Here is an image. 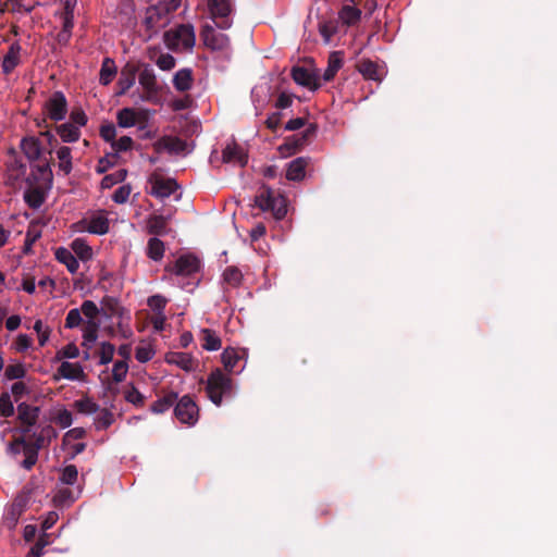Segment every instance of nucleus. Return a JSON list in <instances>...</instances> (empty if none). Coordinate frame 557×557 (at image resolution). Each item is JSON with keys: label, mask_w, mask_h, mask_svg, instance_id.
Wrapping results in <instances>:
<instances>
[{"label": "nucleus", "mask_w": 557, "mask_h": 557, "mask_svg": "<svg viewBox=\"0 0 557 557\" xmlns=\"http://www.w3.org/2000/svg\"><path fill=\"white\" fill-rule=\"evenodd\" d=\"M255 203L262 211L272 212L276 220H282L287 213V200L277 190L268 185H262L255 197Z\"/></svg>", "instance_id": "1"}, {"label": "nucleus", "mask_w": 557, "mask_h": 557, "mask_svg": "<svg viewBox=\"0 0 557 557\" xmlns=\"http://www.w3.org/2000/svg\"><path fill=\"white\" fill-rule=\"evenodd\" d=\"M233 381L224 374L221 369L216 368L209 374L207 379L206 392L208 398L215 405L221 406L223 397L232 395Z\"/></svg>", "instance_id": "2"}, {"label": "nucleus", "mask_w": 557, "mask_h": 557, "mask_svg": "<svg viewBox=\"0 0 557 557\" xmlns=\"http://www.w3.org/2000/svg\"><path fill=\"white\" fill-rule=\"evenodd\" d=\"M174 416L183 424L194 425L199 418V408L189 395L177 398Z\"/></svg>", "instance_id": "3"}, {"label": "nucleus", "mask_w": 557, "mask_h": 557, "mask_svg": "<svg viewBox=\"0 0 557 557\" xmlns=\"http://www.w3.org/2000/svg\"><path fill=\"white\" fill-rule=\"evenodd\" d=\"M44 112L53 122L65 119L67 114V100L62 91H54L45 102Z\"/></svg>", "instance_id": "4"}, {"label": "nucleus", "mask_w": 557, "mask_h": 557, "mask_svg": "<svg viewBox=\"0 0 557 557\" xmlns=\"http://www.w3.org/2000/svg\"><path fill=\"white\" fill-rule=\"evenodd\" d=\"M317 131L318 127L315 124H309L301 134H295L286 137L284 144L280 147V150H286L289 154L296 153L315 137Z\"/></svg>", "instance_id": "5"}, {"label": "nucleus", "mask_w": 557, "mask_h": 557, "mask_svg": "<svg viewBox=\"0 0 557 557\" xmlns=\"http://www.w3.org/2000/svg\"><path fill=\"white\" fill-rule=\"evenodd\" d=\"M148 183L151 185L150 194L159 199L170 197L178 188L174 178H164L157 173L149 176Z\"/></svg>", "instance_id": "6"}, {"label": "nucleus", "mask_w": 557, "mask_h": 557, "mask_svg": "<svg viewBox=\"0 0 557 557\" xmlns=\"http://www.w3.org/2000/svg\"><path fill=\"white\" fill-rule=\"evenodd\" d=\"M200 269V261L197 257L194 255H184L181 256L173 265H168L165 268L166 271H170L176 275L181 276H188L196 272H198Z\"/></svg>", "instance_id": "7"}, {"label": "nucleus", "mask_w": 557, "mask_h": 557, "mask_svg": "<svg viewBox=\"0 0 557 557\" xmlns=\"http://www.w3.org/2000/svg\"><path fill=\"white\" fill-rule=\"evenodd\" d=\"M52 171L50 162L45 160L41 164L32 165L30 173L26 178L28 185H40L47 188L51 187L52 184Z\"/></svg>", "instance_id": "8"}, {"label": "nucleus", "mask_w": 557, "mask_h": 557, "mask_svg": "<svg viewBox=\"0 0 557 557\" xmlns=\"http://www.w3.org/2000/svg\"><path fill=\"white\" fill-rule=\"evenodd\" d=\"M208 5L211 12V15L214 20H219L215 22L216 26L222 29H227L231 27V21L228 15L231 14V3L228 0H209Z\"/></svg>", "instance_id": "9"}, {"label": "nucleus", "mask_w": 557, "mask_h": 557, "mask_svg": "<svg viewBox=\"0 0 557 557\" xmlns=\"http://www.w3.org/2000/svg\"><path fill=\"white\" fill-rule=\"evenodd\" d=\"M39 411V407L30 406L27 403H20L17 405V419L23 425V433H28L30 428L37 423Z\"/></svg>", "instance_id": "10"}, {"label": "nucleus", "mask_w": 557, "mask_h": 557, "mask_svg": "<svg viewBox=\"0 0 557 557\" xmlns=\"http://www.w3.org/2000/svg\"><path fill=\"white\" fill-rule=\"evenodd\" d=\"M157 152L168 151L169 153L180 154L187 150V143L176 136H163L154 145Z\"/></svg>", "instance_id": "11"}, {"label": "nucleus", "mask_w": 557, "mask_h": 557, "mask_svg": "<svg viewBox=\"0 0 557 557\" xmlns=\"http://www.w3.org/2000/svg\"><path fill=\"white\" fill-rule=\"evenodd\" d=\"M148 119L146 110L135 111L132 108H123L116 114L117 124L121 127H132L137 123H145Z\"/></svg>", "instance_id": "12"}, {"label": "nucleus", "mask_w": 557, "mask_h": 557, "mask_svg": "<svg viewBox=\"0 0 557 557\" xmlns=\"http://www.w3.org/2000/svg\"><path fill=\"white\" fill-rule=\"evenodd\" d=\"M101 312L106 318H119L124 319L126 317V320H131L129 312L126 311L120 304L119 299L112 296H104L101 299Z\"/></svg>", "instance_id": "13"}, {"label": "nucleus", "mask_w": 557, "mask_h": 557, "mask_svg": "<svg viewBox=\"0 0 557 557\" xmlns=\"http://www.w3.org/2000/svg\"><path fill=\"white\" fill-rule=\"evenodd\" d=\"M290 74L296 84L311 90H317L321 86L318 81V76L306 67L294 66Z\"/></svg>", "instance_id": "14"}, {"label": "nucleus", "mask_w": 557, "mask_h": 557, "mask_svg": "<svg viewBox=\"0 0 557 557\" xmlns=\"http://www.w3.org/2000/svg\"><path fill=\"white\" fill-rule=\"evenodd\" d=\"M164 360L169 364H175L186 372H191L197 367V361L188 352L170 351L165 355Z\"/></svg>", "instance_id": "15"}, {"label": "nucleus", "mask_w": 557, "mask_h": 557, "mask_svg": "<svg viewBox=\"0 0 557 557\" xmlns=\"http://www.w3.org/2000/svg\"><path fill=\"white\" fill-rule=\"evenodd\" d=\"M309 158L298 157L287 164L286 178L293 182H300L306 176V168L309 164Z\"/></svg>", "instance_id": "16"}, {"label": "nucleus", "mask_w": 557, "mask_h": 557, "mask_svg": "<svg viewBox=\"0 0 557 557\" xmlns=\"http://www.w3.org/2000/svg\"><path fill=\"white\" fill-rule=\"evenodd\" d=\"M168 222L169 218L164 215H149L146 222L147 233L153 235V237L166 235L170 231L168 227Z\"/></svg>", "instance_id": "17"}, {"label": "nucleus", "mask_w": 557, "mask_h": 557, "mask_svg": "<svg viewBox=\"0 0 557 557\" xmlns=\"http://www.w3.org/2000/svg\"><path fill=\"white\" fill-rule=\"evenodd\" d=\"M22 47L18 41L10 45L8 52L3 55L1 61L2 71L10 74L20 63V54Z\"/></svg>", "instance_id": "18"}, {"label": "nucleus", "mask_w": 557, "mask_h": 557, "mask_svg": "<svg viewBox=\"0 0 557 557\" xmlns=\"http://www.w3.org/2000/svg\"><path fill=\"white\" fill-rule=\"evenodd\" d=\"M137 67L134 64L127 63L120 73V77L117 81V86L120 90L117 95H124L128 89H131L136 81Z\"/></svg>", "instance_id": "19"}, {"label": "nucleus", "mask_w": 557, "mask_h": 557, "mask_svg": "<svg viewBox=\"0 0 557 557\" xmlns=\"http://www.w3.org/2000/svg\"><path fill=\"white\" fill-rule=\"evenodd\" d=\"M222 159L225 163H237L240 166H245L248 161L247 154L243 148L236 144L227 145L222 152Z\"/></svg>", "instance_id": "20"}, {"label": "nucleus", "mask_w": 557, "mask_h": 557, "mask_svg": "<svg viewBox=\"0 0 557 557\" xmlns=\"http://www.w3.org/2000/svg\"><path fill=\"white\" fill-rule=\"evenodd\" d=\"M45 186L40 185H29V187L24 191V200L32 209H38L45 202Z\"/></svg>", "instance_id": "21"}, {"label": "nucleus", "mask_w": 557, "mask_h": 557, "mask_svg": "<svg viewBox=\"0 0 557 557\" xmlns=\"http://www.w3.org/2000/svg\"><path fill=\"white\" fill-rule=\"evenodd\" d=\"M21 148L29 161H36L41 158L42 147L38 138H23L21 141Z\"/></svg>", "instance_id": "22"}, {"label": "nucleus", "mask_w": 557, "mask_h": 557, "mask_svg": "<svg viewBox=\"0 0 557 557\" xmlns=\"http://www.w3.org/2000/svg\"><path fill=\"white\" fill-rule=\"evenodd\" d=\"M356 67L366 79H372L376 82L382 79L379 65L370 59L359 60L356 64Z\"/></svg>", "instance_id": "23"}, {"label": "nucleus", "mask_w": 557, "mask_h": 557, "mask_svg": "<svg viewBox=\"0 0 557 557\" xmlns=\"http://www.w3.org/2000/svg\"><path fill=\"white\" fill-rule=\"evenodd\" d=\"M177 398L178 394L174 391H170L153 401L150 406V410L156 414L164 413L175 405Z\"/></svg>", "instance_id": "24"}, {"label": "nucleus", "mask_w": 557, "mask_h": 557, "mask_svg": "<svg viewBox=\"0 0 557 557\" xmlns=\"http://www.w3.org/2000/svg\"><path fill=\"white\" fill-rule=\"evenodd\" d=\"M109 220L103 213L95 214L87 221L86 231L91 234L103 235L109 232Z\"/></svg>", "instance_id": "25"}, {"label": "nucleus", "mask_w": 557, "mask_h": 557, "mask_svg": "<svg viewBox=\"0 0 557 557\" xmlns=\"http://www.w3.org/2000/svg\"><path fill=\"white\" fill-rule=\"evenodd\" d=\"M194 82L190 69L178 70L173 77V85L177 91L184 92L191 88Z\"/></svg>", "instance_id": "26"}, {"label": "nucleus", "mask_w": 557, "mask_h": 557, "mask_svg": "<svg viewBox=\"0 0 557 557\" xmlns=\"http://www.w3.org/2000/svg\"><path fill=\"white\" fill-rule=\"evenodd\" d=\"M55 259L64 264L67 269V271L72 274L76 273L78 270L79 263L76 259V257L70 251L69 249L64 247L57 248L54 252Z\"/></svg>", "instance_id": "27"}, {"label": "nucleus", "mask_w": 557, "mask_h": 557, "mask_svg": "<svg viewBox=\"0 0 557 557\" xmlns=\"http://www.w3.org/2000/svg\"><path fill=\"white\" fill-rule=\"evenodd\" d=\"M342 65H343V52L333 51L329 55L327 67L323 73V79L325 82L332 81L335 77L336 73L339 71V69L342 67Z\"/></svg>", "instance_id": "28"}, {"label": "nucleus", "mask_w": 557, "mask_h": 557, "mask_svg": "<svg viewBox=\"0 0 557 557\" xmlns=\"http://www.w3.org/2000/svg\"><path fill=\"white\" fill-rule=\"evenodd\" d=\"M200 341L203 349L215 351L221 348V338L215 331L210 329H202L200 331Z\"/></svg>", "instance_id": "29"}, {"label": "nucleus", "mask_w": 557, "mask_h": 557, "mask_svg": "<svg viewBox=\"0 0 557 557\" xmlns=\"http://www.w3.org/2000/svg\"><path fill=\"white\" fill-rule=\"evenodd\" d=\"M58 373L67 380H79L84 376V370L79 363H72L69 361H63L59 369Z\"/></svg>", "instance_id": "30"}, {"label": "nucleus", "mask_w": 557, "mask_h": 557, "mask_svg": "<svg viewBox=\"0 0 557 557\" xmlns=\"http://www.w3.org/2000/svg\"><path fill=\"white\" fill-rule=\"evenodd\" d=\"M177 33L181 42V47L184 49H191L195 46L196 37L194 27L190 24H181L177 26Z\"/></svg>", "instance_id": "31"}, {"label": "nucleus", "mask_w": 557, "mask_h": 557, "mask_svg": "<svg viewBox=\"0 0 557 557\" xmlns=\"http://www.w3.org/2000/svg\"><path fill=\"white\" fill-rule=\"evenodd\" d=\"M139 84L143 86V88L149 94H157L158 86H157V78L154 71L146 66L139 74Z\"/></svg>", "instance_id": "32"}, {"label": "nucleus", "mask_w": 557, "mask_h": 557, "mask_svg": "<svg viewBox=\"0 0 557 557\" xmlns=\"http://www.w3.org/2000/svg\"><path fill=\"white\" fill-rule=\"evenodd\" d=\"M57 133L64 143H75L79 139V127L72 123H64L55 126Z\"/></svg>", "instance_id": "33"}, {"label": "nucleus", "mask_w": 557, "mask_h": 557, "mask_svg": "<svg viewBox=\"0 0 557 557\" xmlns=\"http://www.w3.org/2000/svg\"><path fill=\"white\" fill-rule=\"evenodd\" d=\"M116 75V65L111 58H104L100 69L99 82L101 85H109Z\"/></svg>", "instance_id": "34"}, {"label": "nucleus", "mask_w": 557, "mask_h": 557, "mask_svg": "<svg viewBox=\"0 0 557 557\" xmlns=\"http://www.w3.org/2000/svg\"><path fill=\"white\" fill-rule=\"evenodd\" d=\"M165 251L164 243L158 237H151L147 243V257L153 261L162 260Z\"/></svg>", "instance_id": "35"}, {"label": "nucleus", "mask_w": 557, "mask_h": 557, "mask_svg": "<svg viewBox=\"0 0 557 557\" xmlns=\"http://www.w3.org/2000/svg\"><path fill=\"white\" fill-rule=\"evenodd\" d=\"M361 14L360 9L351 5H344L339 11V18L345 25L351 26L360 21Z\"/></svg>", "instance_id": "36"}, {"label": "nucleus", "mask_w": 557, "mask_h": 557, "mask_svg": "<svg viewBox=\"0 0 557 557\" xmlns=\"http://www.w3.org/2000/svg\"><path fill=\"white\" fill-rule=\"evenodd\" d=\"M223 282L232 288L240 286L243 282L242 271L236 267H227L223 272Z\"/></svg>", "instance_id": "37"}, {"label": "nucleus", "mask_w": 557, "mask_h": 557, "mask_svg": "<svg viewBox=\"0 0 557 557\" xmlns=\"http://www.w3.org/2000/svg\"><path fill=\"white\" fill-rule=\"evenodd\" d=\"M98 329L99 323L97 321H87L83 329V346L88 348L91 347V344H94L98 338Z\"/></svg>", "instance_id": "38"}, {"label": "nucleus", "mask_w": 557, "mask_h": 557, "mask_svg": "<svg viewBox=\"0 0 557 557\" xmlns=\"http://www.w3.org/2000/svg\"><path fill=\"white\" fill-rule=\"evenodd\" d=\"M58 159L60 160L59 169L65 174L72 171V154L71 148L63 146L57 151Z\"/></svg>", "instance_id": "39"}, {"label": "nucleus", "mask_w": 557, "mask_h": 557, "mask_svg": "<svg viewBox=\"0 0 557 557\" xmlns=\"http://www.w3.org/2000/svg\"><path fill=\"white\" fill-rule=\"evenodd\" d=\"M222 363L225 368L226 371L228 372H232L238 360L242 358V356L239 355V352L235 349V348H226L222 356Z\"/></svg>", "instance_id": "40"}, {"label": "nucleus", "mask_w": 557, "mask_h": 557, "mask_svg": "<svg viewBox=\"0 0 557 557\" xmlns=\"http://www.w3.org/2000/svg\"><path fill=\"white\" fill-rule=\"evenodd\" d=\"M25 459L22 462V467L26 470H30L37 462L38 459V446L24 445Z\"/></svg>", "instance_id": "41"}, {"label": "nucleus", "mask_w": 557, "mask_h": 557, "mask_svg": "<svg viewBox=\"0 0 557 557\" xmlns=\"http://www.w3.org/2000/svg\"><path fill=\"white\" fill-rule=\"evenodd\" d=\"M127 175L126 170L121 169L114 173L106 175L101 181V187L103 189L111 188L115 184H119L125 180Z\"/></svg>", "instance_id": "42"}, {"label": "nucleus", "mask_w": 557, "mask_h": 557, "mask_svg": "<svg viewBox=\"0 0 557 557\" xmlns=\"http://www.w3.org/2000/svg\"><path fill=\"white\" fill-rule=\"evenodd\" d=\"M14 414V406L11 400V395L8 392L0 394V417L9 418Z\"/></svg>", "instance_id": "43"}, {"label": "nucleus", "mask_w": 557, "mask_h": 557, "mask_svg": "<svg viewBox=\"0 0 557 557\" xmlns=\"http://www.w3.org/2000/svg\"><path fill=\"white\" fill-rule=\"evenodd\" d=\"M72 249L82 260H88L92 256L91 248L81 238L73 240Z\"/></svg>", "instance_id": "44"}, {"label": "nucleus", "mask_w": 557, "mask_h": 557, "mask_svg": "<svg viewBox=\"0 0 557 557\" xmlns=\"http://www.w3.org/2000/svg\"><path fill=\"white\" fill-rule=\"evenodd\" d=\"M115 352V347L113 344L109 342H103L100 344L99 350V364H108L112 361Z\"/></svg>", "instance_id": "45"}, {"label": "nucleus", "mask_w": 557, "mask_h": 557, "mask_svg": "<svg viewBox=\"0 0 557 557\" xmlns=\"http://www.w3.org/2000/svg\"><path fill=\"white\" fill-rule=\"evenodd\" d=\"M78 471L76 466L69 465L61 471L59 480L66 485H73L77 481Z\"/></svg>", "instance_id": "46"}, {"label": "nucleus", "mask_w": 557, "mask_h": 557, "mask_svg": "<svg viewBox=\"0 0 557 557\" xmlns=\"http://www.w3.org/2000/svg\"><path fill=\"white\" fill-rule=\"evenodd\" d=\"M79 310L81 314H84L88 319V321H96L95 319L100 313V309L91 300H85L82 304Z\"/></svg>", "instance_id": "47"}, {"label": "nucleus", "mask_w": 557, "mask_h": 557, "mask_svg": "<svg viewBox=\"0 0 557 557\" xmlns=\"http://www.w3.org/2000/svg\"><path fill=\"white\" fill-rule=\"evenodd\" d=\"M177 27L174 29L166 30L163 35L165 46L173 51H177L181 48L180 38H177Z\"/></svg>", "instance_id": "48"}, {"label": "nucleus", "mask_w": 557, "mask_h": 557, "mask_svg": "<svg viewBox=\"0 0 557 557\" xmlns=\"http://www.w3.org/2000/svg\"><path fill=\"white\" fill-rule=\"evenodd\" d=\"M4 375L8 380H20L26 375V370L22 363L10 364L5 368Z\"/></svg>", "instance_id": "49"}, {"label": "nucleus", "mask_w": 557, "mask_h": 557, "mask_svg": "<svg viewBox=\"0 0 557 557\" xmlns=\"http://www.w3.org/2000/svg\"><path fill=\"white\" fill-rule=\"evenodd\" d=\"M128 371V364L124 360H119L113 364L112 369V379L114 382L120 383L122 382Z\"/></svg>", "instance_id": "50"}, {"label": "nucleus", "mask_w": 557, "mask_h": 557, "mask_svg": "<svg viewBox=\"0 0 557 557\" xmlns=\"http://www.w3.org/2000/svg\"><path fill=\"white\" fill-rule=\"evenodd\" d=\"M73 18H74V16H73V8L71 7L70 1L66 0V2H65V12H64V15H63V27H62L63 35L67 36L69 34H71L72 28L74 26Z\"/></svg>", "instance_id": "51"}, {"label": "nucleus", "mask_w": 557, "mask_h": 557, "mask_svg": "<svg viewBox=\"0 0 557 557\" xmlns=\"http://www.w3.org/2000/svg\"><path fill=\"white\" fill-rule=\"evenodd\" d=\"M83 323L81 310L78 308L71 309L65 318L64 326L66 329H75Z\"/></svg>", "instance_id": "52"}, {"label": "nucleus", "mask_w": 557, "mask_h": 557, "mask_svg": "<svg viewBox=\"0 0 557 557\" xmlns=\"http://www.w3.org/2000/svg\"><path fill=\"white\" fill-rule=\"evenodd\" d=\"M125 400L136 407H143L145 404V396L135 386H132L125 392Z\"/></svg>", "instance_id": "53"}, {"label": "nucleus", "mask_w": 557, "mask_h": 557, "mask_svg": "<svg viewBox=\"0 0 557 557\" xmlns=\"http://www.w3.org/2000/svg\"><path fill=\"white\" fill-rule=\"evenodd\" d=\"M166 298L161 295H153L148 298V306L158 314H162L166 306Z\"/></svg>", "instance_id": "54"}, {"label": "nucleus", "mask_w": 557, "mask_h": 557, "mask_svg": "<svg viewBox=\"0 0 557 557\" xmlns=\"http://www.w3.org/2000/svg\"><path fill=\"white\" fill-rule=\"evenodd\" d=\"M75 407L83 413H95L99 410V406L90 398H84L75 401Z\"/></svg>", "instance_id": "55"}, {"label": "nucleus", "mask_w": 557, "mask_h": 557, "mask_svg": "<svg viewBox=\"0 0 557 557\" xmlns=\"http://www.w3.org/2000/svg\"><path fill=\"white\" fill-rule=\"evenodd\" d=\"M48 534H42L39 536L37 542L33 545L27 557H41L44 553V548L49 544Z\"/></svg>", "instance_id": "56"}, {"label": "nucleus", "mask_w": 557, "mask_h": 557, "mask_svg": "<svg viewBox=\"0 0 557 557\" xmlns=\"http://www.w3.org/2000/svg\"><path fill=\"white\" fill-rule=\"evenodd\" d=\"M113 413L108 409H103L96 420V428L98 430H106L113 423Z\"/></svg>", "instance_id": "57"}, {"label": "nucleus", "mask_w": 557, "mask_h": 557, "mask_svg": "<svg viewBox=\"0 0 557 557\" xmlns=\"http://www.w3.org/2000/svg\"><path fill=\"white\" fill-rule=\"evenodd\" d=\"M78 356H79V349L74 343H70V344L65 345L63 348H61L57 352L58 359H62V358L73 359V358H77Z\"/></svg>", "instance_id": "58"}, {"label": "nucleus", "mask_w": 557, "mask_h": 557, "mask_svg": "<svg viewBox=\"0 0 557 557\" xmlns=\"http://www.w3.org/2000/svg\"><path fill=\"white\" fill-rule=\"evenodd\" d=\"M131 191L129 185H122L113 193L112 200L115 203H125L129 198Z\"/></svg>", "instance_id": "59"}, {"label": "nucleus", "mask_w": 557, "mask_h": 557, "mask_svg": "<svg viewBox=\"0 0 557 557\" xmlns=\"http://www.w3.org/2000/svg\"><path fill=\"white\" fill-rule=\"evenodd\" d=\"M116 157H117L116 153H108L107 156L101 158L98 161V165L96 169L97 172L100 174L106 173L110 168H112L114 165Z\"/></svg>", "instance_id": "60"}, {"label": "nucleus", "mask_w": 557, "mask_h": 557, "mask_svg": "<svg viewBox=\"0 0 557 557\" xmlns=\"http://www.w3.org/2000/svg\"><path fill=\"white\" fill-rule=\"evenodd\" d=\"M133 146V139L129 136H122L120 139H114L111 144L112 149L116 152L127 151Z\"/></svg>", "instance_id": "61"}, {"label": "nucleus", "mask_w": 557, "mask_h": 557, "mask_svg": "<svg viewBox=\"0 0 557 557\" xmlns=\"http://www.w3.org/2000/svg\"><path fill=\"white\" fill-rule=\"evenodd\" d=\"M223 38H224L223 35L216 36L213 33V29L210 28V34L209 33L205 34V45L212 49H221L222 48L221 41L223 40Z\"/></svg>", "instance_id": "62"}, {"label": "nucleus", "mask_w": 557, "mask_h": 557, "mask_svg": "<svg viewBox=\"0 0 557 557\" xmlns=\"http://www.w3.org/2000/svg\"><path fill=\"white\" fill-rule=\"evenodd\" d=\"M157 65L162 71H170L175 66V58L169 53L161 54L157 59Z\"/></svg>", "instance_id": "63"}, {"label": "nucleus", "mask_w": 557, "mask_h": 557, "mask_svg": "<svg viewBox=\"0 0 557 557\" xmlns=\"http://www.w3.org/2000/svg\"><path fill=\"white\" fill-rule=\"evenodd\" d=\"M100 136L102 137V139L104 141L112 144L116 136V128H115L114 124L108 123V124L101 125Z\"/></svg>", "instance_id": "64"}]
</instances>
